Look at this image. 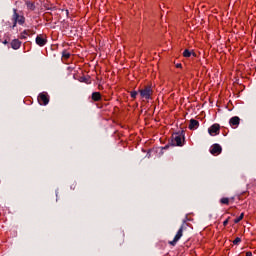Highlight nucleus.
I'll use <instances>...</instances> for the list:
<instances>
[{
  "instance_id": "obj_15",
  "label": "nucleus",
  "mask_w": 256,
  "mask_h": 256,
  "mask_svg": "<svg viewBox=\"0 0 256 256\" xmlns=\"http://www.w3.org/2000/svg\"><path fill=\"white\" fill-rule=\"evenodd\" d=\"M71 57V53L67 52V50L62 51V59H69Z\"/></svg>"
},
{
  "instance_id": "obj_14",
  "label": "nucleus",
  "mask_w": 256,
  "mask_h": 256,
  "mask_svg": "<svg viewBox=\"0 0 256 256\" xmlns=\"http://www.w3.org/2000/svg\"><path fill=\"white\" fill-rule=\"evenodd\" d=\"M29 33H31V30H24L20 35V39H27V35H29Z\"/></svg>"
},
{
  "instance_id": "obj_22",
  "label": "nucleus",
  "mask_w": 256,
  "mask_h": 256,
  "mask_svg": "<svg viewBox=\"0 0 256 256\" xmlns=\"http://www.w3.org/2000/svg\"><path fill=\"white\" fill-rule=\"evenodd\" d=\"M177 69H181L183 65L181 63L176 64Z\"/></svg>"
},
{
  "instance_id": "obj_8",
  "label": "nucleus",
  "mask_w": 256,
  "mask_h": 256,
  "mask_svg": "<svg viewBox=\"0 0 256 256\" xmlns=\"http://www.w3.org/2000/svg\"><path fill=\"white\" fill-rule=\"evenodd\" d=\"M222 151H223V148H221V145L219 144H213L210 149L211 155H221Z\"/></svg>"
},
{
  "instance_id": "obj_2",
  "label": "nucleus",
  "mask_w": 256,
  "mask_h": 256,
  "mask_svg": "<svg viewBox=\"0 0 256 256\" xmlns=\"http://www.w3.org/2000/svg\"><path fill=\"white\" fill-rule=\"evenodd\" d=\"M13 14L11 16V21H12V26L11 29H15V27H17V25H21L23 27V25H25V16L19 14V11L17 10V8H13Z\"/></svg>"
},
{
  "instance_id": "obj_6",
  "label": "nucleus",
  "mask_w": 256,
  "mask_h": 256,
  "mask_svg": "<svg viewBox=\"0 0 256 256\" xmlns=\"http://www.w3.org/2000/svg\"><path fill=\"white\" fill-rule=\"evenodd\" d=\"M36 45L39 47H45L47 45V36H43V34H39L36 36Z\"/></svg>"
},
{
  "instance_id": "obj_26",
  "label": "nucleus",
  "mask_w": 256,
  "mask_h": 256,
  "mask_svg": "<svg viewBox=\"0 0 256 256\" xmlns=\"http://www.w3.org/2000/svg\"><path fill=\"white\" fill-rule=\"evenodd\" d=\"M29 35H35V31L31 30V32H29Z\"/></svg>"
},
{
  "instance_id": "obj_27",
  "label": "nucleus",
  "mask_w": 256,
  "mask_h": 256,
  "mask_svg": "<svg viewBox=\"0 0 256 256\" xmlns=\"http://www.w3.org/2000/svg\"><path fill=\"white\" fill-rule=\"evenodd\" d=\"M66 15H69V10H66Z\"/></svg>"
},
{
  "instance_id": "obj_10",
  "label": "nucleus",
  "mask_w": 256,
  "mask_h": 256,
  "mask_svg": "<svg viewBox=\"0 0 256 256\" xmlns=\"http://www.w3.org/2000/svg\"><path fill=\"white\" fill-rule=\"evenodd\" d=\"M188 129H190V131H195V129H199V121L191 119Z\"/></svg>"
},
{
  "instance_id": "obj_17",
  "label": "nucleus",
  "mask_w": 256,
  "mask_h": 256,
  "mask_svg": "<svg viewBox=\"0 0 256 256\" xmlns=\"http://www.w3.org/2000/svg\"><path fill=\"white\" fill-rule=\"evenodd\" d=\"M191 51H189V49H185L183 52V57L189 58L191 57Z\"/></svg>"
},
{
  "instance_id": "obj_9",
  "label": "nucleus",
  "mask_w": 256,
  "mask_h": 256,
  "mask_svg": "<svg viewBox=\"0 0 256 256\" xmlns=\"http://www.w3.org/2000/svg\"><path fill=\"white\" fill-rule=\"evenodd\" d=\"M239 123H241V118H239V116H234L229 120L230 127H234V129L239 127Z\"/></svg>"
},
{
  "instance_id": "obj_16",
  "label": "nucleus",
  "mask_w": 256,
  "mask_h": 256,
  "mask_svg": "<svg viewBox=\"0 0 256 256\" xmlns=\"http://www.w3.org/2000/svg\"><path fill=\"white\" fill-rule=\"evenodd\" d=\"M244 217H245V214L241 213L238 218L234 219V223H240L241 221H243Z\"/></svg>"
},
{
  "instance_id": "obj_5",
  "label": "nucleus",
  "mask_w": 256,
  "mask_h": 256,
  "mask_svg": "<svg viewBox=\"0 0 256 256\" xmlns=\"http://www.w3.org/2000/svg\"><path fill=\"white\" fill-rule=\"evenodd\" d=\"M38 102L41 105H49V94L47 92H42L38 96Z\"/></svg>"
},
{
  "instance_id": "obj_20",
  "label": "nucleus",
  "mask_w": 256,
  "mask_h": 256,
  "mask_svg": "<svg viewBox=\"0 0 256 256\" xmlns=\"http://www.w3.org/2000/svg\"><path fill=\"white\" fill-rule=\"evenodd\" d=\"M239 243H241V238L237 237L234 241H233V245H239Z\"/></svg>"
},
{
  "instance_id": "obj_23",
  "label": "nucleus",
  "mask_w": 256,
  "mask_h": 256,
  "mask_svg": "<svg viewBox=\"0 0 256 256\" xmlns=\"http://www.w3.org/2000/svg\"><path fill=\"white\" fill-rule=\"evenodd\" d=\"M81 79H82L81 81H82L83 83H89V82H87V78L82 77Z\"/></svg>"
},
{
  "instance_id": "obj_3",
  "label": "nucleus",
  "mask_w": 256,
  "mask_h": 256,
  "mask_svg": "<svg viewBox=\"0 0 256 256\" xmlns=\"http://www.w3.org/2000/svg\"><path fill=\"white\" fill-rule=\"evenodd\" d=\"M140 96L142 99H151V95H153V89L151 86H145L144 89L139 90Z\"/></svg>"
},
{
  "instance_id": "obj_25",
  "label": "nucleus",
  "mask_w": 256,
  "mask_h": 256,
  "mask_svg": "<svg viewBox=\"0 0 256 256\" xmlns=\"http://www.w3.org/2000/svg\"><path fill=\"white\" fill-rule=\"evenodd\" d=\"M2 43H3V45H8V44H9V41L4 40Z\"/></svg>"
},
{
  "instance_id": "obj_24",
  "label": "nucleus",
  "mask_w": 256,
  "mask_h": 256,
  "mask_svg": "<svg viewBox=\"0 0 256 256\" xmlns=\"http://www.w3.org/2000/svg\"><path fill=\"white\" fill-rule=\"evenodd\" d=\"M246 256H253V253L251 251L246 252Z\"/></svg>"
},
{
  "instance_id": "obj_11",
  "label": "nucleus",
  "mask_w": 256,
  "mask_h": 256,
  "mask_svg": "<svg viewBox=\"0 0 256 256\" xmlns=\"http://www.w3.org/2000/svg\"><path fill=\"white\" fill-rule=\"evenodd\" d=\"M10 45L14 49V51H17V49H21V41H19V39L12 40Z\"/></svg>"
},
{
  "instance_id": "obj_12",
  "label": "nucleus",
  "mask_w": 256,
  "mask_h": 256,
  "mask_svg": "<svg viewBox=\"0 0 256 256\" xmlns=\"http://www.w3.org/2000/svg\"><path fill=\"white\" fill-rule=\"evenodd\" d=\"M101 92H93L92 95H91V99L92 101H101Z\"/></svg>"
},
{
  "instance_id": "obj_19",
  "label": "nucleus",
  "mask_w": 256,
  "mask_h": 256,
  "mask_svg": "<svg viewBox=\"0 0 256 256\" xmlns=\"http://www.w3.org/2000/svg\"><path fill=\"white\" fill-rule=\"evenodd\" d=\"M139 93L137 92V91H131L130 92V97L132 98V99H137V95H138Z\"/></svg>"
},
{
  "instance_id": "obj_4",
  "label": "nucleus",
  "mask_w": 256,
  "mask_h": 256,
  "mask_svg": "<svg viewBox=\"0 0 256 256\" xmlns=\"http://www.w3.org/2000/svg\"><path fill=\"white\" fill-rule=\"evenodd\" d=\"M183 229H185V224L181 225V227L177 231L176 235L174 236L173 241L169 242L170 245H172L173 247H175L177 245V242L179 241V239H181L183 237Z\"/></svg>"
},
{
  "instance_id": "obj_13",
  "label": "nucleus",
  "mask_w": 256,
  "mask_h": 256,
  "mask_svg": "<svg viewBox=\"0 0 256 256\" xmlns=\"http://www.w3.org/2000/svg\"><path fill=\"white\" fill-rule=\"evenodd\" d=\"M26 6H27V9H29V11H35V3L34 2L26 1Z\"/></svg>"
},
{
  "instance_id": "obj_21",
  "label": "nucleus",
  "mask_w": 256,
  "mask_h": 256,
  "mask_svg": "<svg viewBox=\"0 0 256 256\" xmlns=\"http://www.w3.org/2000/svg\"><path fill=\"white\" fill-rule=\"evenodd\" d=\"M223 225H224V227H227V225H229V218L226 219V220L223 222Z\"/></svg>"
},
{
  "instance_id": "obj_7",
  "label": "nucleus",
  "mask_w": 256,
  "mask_h": 256,
  "mask_svg": "<svg viewBox=\"0 0 256 256\" xmlns=\"http://www.w3.org/2000/svg\"><path fill=\"white\" fill-rule=\"evenodd\" d=\"M220 131H221V126L217 123L213 124L210 128H208V133L212 137L215 135H219Z\"/></svg>"
},
{
  "instance_id": "obj_18",
  "label": "nucleus",
  "mask_w": 256,
  "mask_h": 256,
  "mask_svg": "<svg viewBox=\"0 0 256 256\" xmlns=\"http://www.w3.org/2000/svg\"><path fill=\"white\" fill-rule=\"evenodd\" d=\"M220 203L221 205H229V198H221Z\"/></svg>"
},
{
  "instance_id": "obj_1",
  "label": "nucleus",
  "mask_w": 256,
  "mask_h": 256,
  "mask_svg": "<svg viewBox=\"0 0 256 256\" xmlns=\"http://www.w3.org/2000/svg\"><path fill=\"white\" fill-rule=\"evenodd\" d=\"M185 145V132H176L172 134L171 142L164 147V149H169L171 147H183Z\"/></svg>"
}]
</instances>
